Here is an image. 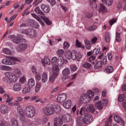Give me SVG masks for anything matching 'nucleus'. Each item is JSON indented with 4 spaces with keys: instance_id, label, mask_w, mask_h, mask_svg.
<instances>
[{
    "instance_id": "f03ea898",
    "label": "nucleus",
    "mask_w": 126,
    "mask_h": 126,
    "mask_svg": "<svg viewBox=\"0 0 126 126\" xmlns=\"http://www.w3.org/2000/svg\"><path fill=\"white\" fill-rule=\"evenodd\" d=\"M65 57L67 60H70L72 59L73 61H77L79 62L80 59L82 58V53H77V52L75 50L71 51H67L65 54Z\"/></svg>"
},
{
    "instance_id": "0e129e2a",
    "label": "nucleus",
    "mask_w": 126,
    "mask_h": 126,
    "mask_svg": "<svg viewBox=\"0 0 126 126\" xmlns=\"http://www.w3.org/2000/svg\"><path fill=\"white\" fill-rule=\"evenodd\" d=\"M63 53H64V51L62 49L59 50L57 51V54L58 56H62V55H63Z\"/></svg>"
},
{
    "instance_id": "dca6fc26",
    "label": "nucleus",
    "mask_w": 126,
    "mask_h": 126,
    "mask_svg": "<svg viewBox=\"0 0 126 126\" xmlns=\"http://www.w3.org/2000/svg\"><path fill=\"white\" fill-rule=\"evenodd\" d=\"M114 121L117 123L120 124L121 123L123 126H125V121L118 115H116L114 117Z\"/></svg>"
},
{
    "instance_id": "37998d69",
    "label": "nucleus",
    "mask_w": 126,
    "mask_h": 126,
    "mask_svg": "<svg viewBox=\"0 0 126 126\" xmlns=\"http://www.w3.org/2000/svg\"><path fill=\"white\" fill-rule=\"evenodd\" d=\"M48 80V75L46 73H43L42 74V82H46Z\"/></svg>"
},
{
    "instance_id": "c85d7f7f",
    "label": "nucleus",
    "mask_w": 126,
    "mask_h": 126,
    "mask_svg": "<svg viewBox=\"0 0 126 126\" xmlns=\"http://www.w3.org/2000/svg\"><path fill=\"white\" fill-rule=\"evenodd\" d=\"M84 43L86 45V48L87 50H90L91 49V42L87 39H85Z\"/></svg>"
},
{
    "instance_id": "6e6d98bb",
    "label": "nucleus",
    "mask_w": 126,
    "mask_h": 126,
    "mask_svg": "<svg viewBox=\"0 0 126 126\" xmlns=\"http://www.w3.org/2000/svg\"><path fill=\"white\" fill-rule=\"evenodd\" d=\"M35 79L36 80H40L41 79V75L38 72L35 73Z\"/></svg>"
},
{
    "instance_id": "393cba45",
    "label": "nucleus",
    "mask_w": 126,
    "mask_h": 126,
    "mask_svg": "<svg viewBox=\"0 0 126 126\" xmlns=\"http://www.w3.org/2000/svg\"><path fill=\"white\" fill-rule=\"evenodd\" d=\"M102 3H105L107 6H111L113 4V0H102Z\"/></svg>"
},
{
    "instance_id": "052dcab7",
    "label": "nucleus",
    "mask_w": 126,
    "mask_h": 126,
    "mask_svg": "<svg viewBox=\"0 0 126 126\" xmlns=\"http://www.w3.org/2000/svg\"><path fill=\"white\" fill-rule=\"evenodd\" d=\"M51 5H55L56 4V0H47Z\"/></svg>"
},
{
    "instance_id": "4be33fe9",
    "label": "nucleus",
    "mask_w": 126,
    "mask_h": 126,
    "mask_svg": "<svg viewBox=\"0 0 126 126\" xmlns=\"http://www.w3.org/2000/svg\"><path fill=\"white\" fill-rule=\"evenodd\" d=\"M63 106L65 109H69L71 107V101L67 100L63 103Z\"/></svg>"
},
{
    "instance_id": "ea45409f",
    "label": "nucleus",
    "mask_w": 126,
    "mask_h": 126,
    "mask_svg": "<svg viewBox=\"0 0 126 126\" xmlns=\"http://www.w3.org/2000/svg\"><path fill=\"white\" fill-rule=\"evenodd\" d=\"M82 66L84 68H90V67H91V64L89 63L85 62L84 64H82Z\"/></svg>"
},
{
    "instance_id": "79ce46f5",
    "label": "nucleus",
    "mask_w": 126,
    "mask_h": 126,
    "mask_svg": "<svg viewBox=\"0 0 126 126\" xmlns=\"http://www.w3.org/2000/svg\"><path fill=\"white\" fill-rule=\"evenodd\" d=\"M31 91V88H30V87H26L23 89V93H24V94H27V93H29V92Z\"/></svg>"
},
{
    "instance_id": "f704fd0d",
    "label": "nucleus",
    "mask_w": 126,
    "mask_h": 126,
    "mask_svg": "<svg viewBox=\"0 0 126 126\" xmlns=\"http://www.w3.org/2000/svg\"><path fill=\"white\" fill-rule=\"evenodd\" d=\"M76 46L77 48H82V49H85V46L82 45L80 42L78 40L76 41Z\"/></svg>"
},
{
    "instance_id": "338daca9",
    "label": "nucleus",
    "mask_w": 126,
    "mask_h": 126,
    "mask_svg": "<svg viewBox=\"0 0 126 126\" xmlns=\"http://www.w3.org/2000/svg\"><path fill=\"white\" fill-rule=\"evenodd\" d=\"M58 123L59 121H58V117H55L54 118V126H58Z\"/></svg>"
},
{
    "instance_id": "c03bdc74",
    "label": "nucleus",
    "mask_w": 126,
    "mask_h": 126,
    "mask_svg": "<svg viewBox=\"0 0 126 126\" xmlns=\"http://www.w3.org/2000/svg\"><path fill=\"white\" fill-rule=\"evenodd\" d=\"M21 41V38H20V37L18 36V37H15V39H13V42L14 43H15V44H19V43H20Z\"/></svg>"
},
{
    "instance_id": "c756f323",
    "label": "nucleus",
    "mask_w": 126,
    "mask_h": 126,
    "mask_svg": "<svg viewBox=\"0 0 126 126\" xmlns=\"http://www.w3.org/2000/svg\"><path fill=\"white\" fill-rule=\"evenodd\" d=\"M0 69H1V70H6V71L12 70V68L6 65H1L0 66Z\"/></svg>"
},
{
    "instance_id": "72a5a7b5",
    "label": "nucleus",
    "mask_w": 126,
    "mask_h": 126,
    "mask_svg": "<svg viewBox=\"0 0 126 126\" xmlns=\"http://www.w3.org/2000/svg\"><path fill=\"white\" fill-rule=\"evenodd\" d=\"M89 61L93 64H94L95 63H96V57L95 56H92L89 58Z\"/></svg>"
},
{
    "instance_id": "69168bd1",
    "label": "nucleus",
    "mask_w": 126,
    "mask_h": 126,
    "mask_svg": "<svg viewBox=\"0 0 126 126\" xmlns=\"http://www.w3.org/2000/svg\"><path fill=\"white\" fill-rule=\"evenodd\" d=\"M116 21H117V20H116V19H111L109 21V24H110V26H112V25H113V24H114V23H116Z\"/></svg>"
},
{
    "instance_id": "a211bd4d",
    "label": "nucleus",
    "mask_w": 126,
    "mask_h": 126,
    "mask_svg": "<svg viewBox=\"0 0 126 126\" xmlns=\"http://www.w3.org/2000/svg\"><path fill=\"white\" fill-rule=\"evenodd\" d=\"M27 48V44L25 43H23V44H20L18 46V51L20 52H23L25 51V50H26Z\"/></svg>"
},
{
    "instance_id": "39448f33",
    "label": "nucleus",
    "mask_w": 126,
    "mask_h": 126,
    "mask_svg": "<svg viewBox=\"0 0 126 126\" xmlns=\"http://www.w3.org/2000/svg\"><path fill=\"white\" fill-rule=\"evenodd\" d=\"M63 121H64V123H68V122L71 121V117L69 115H66L65 116L59 115L58 117V126H62L63 124Z\"/></svg>"
},
{
    "instance_id": "7c9ffc66",
    "label": "nucleus",
    "mask_w": 126,
    "mask_h": 126,
    "mask_svg": "<svg viewBox=\"0 0 126 126\" xmlns=\"http://www.w3.org/2000/svg\"><path fill=\"white\" fill-rule=\"evenodd\" d=\"M90 5H92L93 8L96 9L97 8V4H96V0H90Z\"/></svg>"
},
{
    "instance_id": "0eeeda50",
    "label": "nucleus",
    "mask_w": 126,
    "mask_h": 126,
    "mask_svg": "<svg viewBox=\"0 0 126 126\" xmlns=\"http://www.w3.org/2000/svg\"><path fill=\"white\" fill-rule=\"evenodd\" d=\"M14 61L16 62H20V60L18 59V58L13 57L12 60L7 59H3L2 60V63L3 64H7L8 65H12L16 63Z\"/></svg>"
},
{
    "instance_id": "b1692460",
    "label": "nucleus",
    "mask_w": 126,
    "mask_h": 126,
    "mask_svg": "<svg viewBox=\"0 0 126 126\" xmlns=\"http://www.w3.org/2000/svg\"><path fill=\"white\" fill-rule=\"evenodd\" d=\"M35 85V81L34 80V79L31 78L28 81V86L29 87H30L32 88L33 86Z\"/></svg>"
},
{
    "instance_id": "bb28decb",
    "label": "nucleus",
    "mask_w": 126,
    "mask_h": 126,
    "mask_svg": "<svg viewBox=\"0 0 126 126\" xmlns=\"http://www.w3.org/2000/svg\"><path fill=\"white\" fill-rule=\"evenodd\" d=\"M58 76V75L53 73L51 75V76L49 78V82L50 83H54L55 82V80L56 78Z\"/></svg>"
},
{
    "instance_id": "5701e85b",
    "label": "nucleus",
    "mask_w": 126,
    "mask_h": 126,
    "mask_svg": "<svg viewBox=\"0 0 126 126\" xmlns=\"http://www.w3.org/2000/svg\"><path fill=\"white\" fill-rule=\"evenodd\" d=\"M34 11L37 14H39V15H45V13H44L43 11L41 10V9H40V7L39 6L36 7L34 9Z\"/></svg>"
},
{
    "instance_id": "4c0bfd02",
    "label": "nucleus",
    "mask_w": 126,
    "mask_h": 126,
    "mask_svg": "<svg viewBox=\"0 0 126 126\" xmlns=\"http://www.w3.org/2000/svg\"><path fill=\"white\" fill-rule=\"evenodd\" d=\"M4 97H5V98L7 97V99L5 101V103H6L7 104L10 103V102H11L12 101V98H10L9 95L7 94H4Z\"/></svg>"
},
{
    "instance_id": "f257e3e1",
    "label": "nucleus",
    "mask_w": 126,
    "mask_h": 126,
    "mask_svg": "<svg viewBox=\"0 0 126 126\" xmlns=\"http://www.w3.org/2000/svg\"><path fill=\"white\" fill-rule=\"evenodd\" d=\"M15 73L16 75L11 72H6L5 73V76L3 77L2 81L7 84H11V83L17 82V77H20L21 71L19 68H16L15 70Z\"/></svg>"
},
{
    "instance_id": "aec40b11",
    "label": "nucleus",
    "mask_w": 126,
    "mask_h": 126,
    "mask_svg": "<svg viewBox=\"0 0 126 126\" xmlns=\"http://www.w3.org/2000/svg\"><path fill=\"white\" fill-rule=\"evenodd\" d=\"M13 90L16 92H18L21 90V85L19 83L14 84L13 87Z\"/></svg>"
},
{
    "instance_id": "a18cd8bd",
    "label": "nucleus",
    "mask_w": 126,
    "mask_h": 126,
    "mask_svg": "<svg viewBox=\"0 0 126 126\" xmlns=\"http://www.w3.org/2000/svg\"><path fill=\"white\" fill-rule=\"evenodd\" d=\"M12 126H18V122L15 119L11 120Z\"/></svg>"
},
{
    "instance_id": "7ed1b4c3",
    "label": "nucleus",
    "mask_w": 126,
    "mask_h": 126,
    "mask_svg": "<svg viewBox=\"0 0 126 126\" xmlns=\"http://www.w3.org/2000/svg\"><path fill=\"white\" fill-rule=\"evenodd\" d=\"M94 97V93L92 91H89L86 94H83L81 96L80 100L82 103H89L91 99Z\"/></svg>"
},
{
    "instance_id": "2f4dec72",
    "label": "nucleus",
    "mask_w": 126,
    "mask_h": 126,
    "mask_svg": "<svg viewBox=\"0 0 126 126\" xmlns=\"http://www.w3.org/2000/svg\"><path fill=\"white\" fill-rule=\"evenodd\" d=\"M99 10L100 11H101V12H106L107 11V8L102 3H99Z\"/></svg>"
},
{
    "instance_id": "09e8293b",
    "label": "nucleus",
    "mask_w": 126,
    "mask_h": 126,
    "mask_svg": "<svg viewBox=\"0 0 126 126\" xmlns=\"http://www.w3.org/2000/svg\"><path fill=\"white\" fill-rule=\"evenodd\" d=\"M108 103L109 101L108 100V99L106 98L103 100L101 102V104H102V105L104 106L105 107H106L107 105H108Z\"/></svg>"
},
{
    "instance_id": "9d476101",
    "label": "nucleus",
    "mask_w": 126,
    "mask_h": 126,
    "mask_svg": "<svg viewBox=\"0 0 126 126\" xmlns=\"http://www.w3.org/2000/svg\"><path fill=\"white\" fill-rule=\"evenodd\" d=\"M43 112L47 116H51L55 113V109L51 107H47L43 109Z\"/></svg>"
},
{
    "instance_id": "412c9836",
    "label": "nucleus",
    "mask_w": 126,
    "mask_h": 126,
    "mask_svg": "<svg viewBox=\"0 0 126 126\" xmlns=\"http://www.w3.org/2000/svg\"><path fill=\"white\" fill-rule=\"evenodd\" d=\"M106 73H112L114 71V68L111 65L107 66L104 70Z\"/></svg>"
},
{
    "instance_id": "8fccbe9b",
    "label": "nucleus",
    "mask_w": 126,
    "mask_h": 126,
    "mask_svg": "<svg viewBox=\"0 0 126 126\" xmlns=\"http://www.w3.org/2000/svg\"><path fill=\"white\" fill-rule=\"evenodd\" d=\"M98 40V38H97V37H94L91 40V42L92 45H93L94 44H95L97 42V40Z\"/></svg>"
},
{
    "instance_id": "680f3d73",
    "label": "nucleus",
    "mask_w": 126,
    "mask_h": 126,
    "mask_svg": "<svg viewBox=\"0 0 126 126\" xmlns=\"http://www.w3.org/2000/svg\"><path fill=\"white\" fill-rule=\"evenodd\" d=\"M113 117V115H111L107 119V120L106 121V125H108L109 123H111V121H112V117Z\"/></svg>"
},
{
    "instance_id": "a878e982",
    "label": "nucleus",
    "mask_w": 126,
    "mask_h": 126,
    "mask_svg": "<svg viewBox=\"0 0 126 126\" xmlns=\"http://www.w3.org/2000/svg\"><path fill=\"white\" fill-rule=\"evenodd\" d=\"M14 106H18L17 107V110H18V112H19V114H21V116H23V115H24L23 113V110H22V109L20 108V103H14Z\"/></svg>"
},
{
    "instance_id": "20e7f679",
    "label": "nucleus",
    "mask_w": 126,
    "mask_h": 126,
    "mask_svg": "<svg viewBox=\"0 0 126 126\" xmlns=\"http://www.w3.org/2000/svg\"><path fill=\"white\" fill-rule=\"evenodd\" d=\"M98 59L101 60V61H97L96 64L94 65V68L95 69L101 68L102 67V63L103 64L107 63V57L106 56L101 54L98 56Z\"/></svg>"
},
{
    "instance_id": "bf43d9fd",
    "label": "nucleus",
    "mask_w": 126,
    "mask_h": 126,
    "mask_svg": "<svg viewBox=\"0 0 126 126\" xmlns=\"http://www.w3.org/2000/svg\"><path fill=\"white\" fill-rule=\"evenodd\" d=\"M96 28H97L96 27H95L94 26H92L90 27L89 28H88L87 29L89 31H94V30H95L96 29Z\"/></svg>"
},
{
    "instance_id": "4d7b16f0",
    "label": "nucleus",
    "mask_w": 126,
    "mask_h": 126,
    "mask_svg": "<svg viewBox=\"0 0 126 126\" xmlns=\"http://www.w3.org/2000/svg\"><path fill=\"white\" fill-rule=\"evenodd\" d=\"M63 48L64 49H68L69 48V43L67 42H64L63 43Z\"/></svg>"
},
{
    "instance_id": "cd10ccee",
    "label": "nucleus",
    "mask_w": 126,
    "mask_h": 126,
    "mask_svg": "<svg viewBox=\"0 0 126 126\" xmlns=\"http://www.w3.org/2000/svg\"><path fill=\"white\" fill-rule=\"evenodd\" d=\"M103 105L101 101L95 103V107L96 108V109H98V110H102V109H103Z\"/></svg>"
},
{
    "instance_id": "ddd939ff",
    "label": "nucleus",
    "mask_w": 126,
    "mask_h": 126,
    "mask_svg": "<svg viewBox=\"0 0 126 126\" xmlns=\"http://www.w3.org/2000/svg\"><path fill=\"white\" fill-rule=\"evenodd\" d=\"M66 98H67L66 94H61L58 95L57 97V101L58 102H59V103H63V102L66 100Z\"/></svg>"
},
{
    "instance_id": "de8ad7c7",
    "label": "nucleus",
    "mask_w": 126,
    "mask_h": 126,
    "mask_svg": "<svg viewBox=\"0 0 126 126\" xmlns=\"http://www.w3.org/2000/svg\"><path fill=\"white\" fill-rule=\"evenodd\" d=\"M41 88V84L40 83H38L36 84L35 86V92H39L40 89Z\"/></svg>"
},
{
    "instance_id": "4468645a",
    "label": "nucleus",
    "mask_w": 126,
    "mask_h": 126,
    "mask_svg": "<svg viewBox=\"0 0 126 126\" xmlns=\"http://www.w3.org/2000/svg\"><path fill=\"white\" fill-rule=\"evenodd\" d=\"M76 123L79 126H85V125H87L85 119L81 116H79L77 118Z\"/></svg>"
},
{
    "instance_id": "864d4df0",
    "label": "nucleus",
    "mask_w": 126,
    "mask_h": 126,
    "mask_svg": "<svg viewBox=\"0 0 126 126\" xmlns=\"http://www.w3.org/2000/svg\"><path fill=\"white\" fill-rule=\"evenodd\" d=\"M3 53H4V54H6V55H10L11 54L10 50L7 48H4L3 50Z\"/></svg>"
},
{
    "instance_id": "3c124183",
    "label": "nucleus",
    "mask_w": 126,
    "mask_h": 126,
    "mask_svg": "<svg viewBox=\"0 0 126 126\" xmlns=\"http://www.w3.org/2000/svg\"><path fill=\"white\" fill-rule=\"evenodd\" d=\"M31 15H32V17H33L34 18L36 19V20H37V21L40 20V19H41L40 18V17H39L37 15H36L35 13H32Z\"/></svg>"
},
{
    "instance_id": "58836bf2",
    "label": "nucleus",
    "mask_w": 126,
    "mask_h": 126,
    "mask_svg": "<svg viewBox=\"0 0 126 126\" xmlns=\"http://www.w3.org/2000/svg\"><path fill=\"white\" fill-rule=\"evenodd\" d=\"M42 19L44 22L47 24V25H51V24H52V22L50 21V20L48 18L46 17H43Z\"/></svg>"
},
{
    "instance_id": "473e14b6",
    "label": "nucleus",
    "mask_w": 126,
    "mask_h": 126,
    "mask_svg": "<svg viewBox=\"0 0 126 126\" xmlns=\"http://www.w3.org/2000/svg\"><path fill=\"white\" fill-rule=\"evenodd\" d=\"M125 100H126V95L124 94H120L118 97V100L119 102H123V101H125Z\"/></svg>"
},
{
    "instance_id": "1a4fd4ad",
    "label": "nucleus",
    "mask_w": 126,
    "mask_h": 126,
    "mask_svg": "<svg viewBox=\"0 0 126 126\" xmlns=\"http://www.w3.org/2000/svg\"><path fill=\"white\" fill-rule=\"evenodd\" d=\"M70 70L69 68H65L63 71V76L62 77V80L63 82L65 81L66 79H69L70 78V76H69V74H70Z\"/></svg>"
},
{
    "instance_id": "e2e57ef3",
    "label": "nucleus",
    "mask_w": 126,
    "mask_h": 126,
    "mask_svg": "<svg viewBox=\"0 0 126 126\" xmlns=\"http://www.w3.org/2000/svg\"><path fill=\"white\" fill-rule=\"evenodd\" d=\"M85 109V108H81L80 111H79V114L81 115V116H84V110Z\"/></svg>"
},
{
    "instance_id": "9b49d317",
    "label": "nucleus",
    "mask_w": 126,
    "mask_h": 126,
    "mask_svg": "<svg viewBox=\"0 0 126 126\" xmlns=\"http://www.w3.org/2000/svg\"><path fill=\"white\" fill-rule=\"evenodd\" d=\"M89 112H91V113L95 112V108L93 104H87L85 106L84 112L89 113Z\"/></svg>"
},
{
    "instance_id": "49530a36",
    "label": "nucleus",
    "mask_w": 126,
    "mask_h": 126,
    "mask_svg": "<svg viewBox=\"0 0 126 126\" xmlns=\"http://www.w3.org/2000/svg\"><path fill=\"white\" fill-rule=\"evenodd\" d=\"M50 59L45 57L44 59H43V63L44 64H50Z\"/></svg>"
},
{
    "instance_id": "c9c22d12",
    "label": "nucleus",
    "mask_w": 126,
    "mask_h": 126,
    "mask_svg": "<svg viewBox=\"0 0 126 126\" xmlns=\"http://www.w3.org/2000/svg\"><path fill=\"white\" fill-rule=\"evenodd\" d=\"M55 106L54 112H56V113L60 114L61 113V106L59 104H56Z\"/></svg>"
},
{
    "instance_id": "e433bc0d",
    "label": "nucleus",
    "mask_w": 126,
    "mask_h": 126,
    "mask_svg": "<svg viewBox=\"0 0 126 126\" xmlns=\"http://www.w3.org/2000/svg\"><path fill=\"white\" fill-rule=\"evenodd\" d=\"M105 39L106 43H109L110 41H111V36L110 35V33H109V32L106 33Z\"/></svg>"
},
{
    "instance_id": "2eb2a0df",
    "label": "nucleus",
    "mask_w": 126,
    "mask_h": 126,
    "mask_svg": "<svg viewBox=\"0 0 126 126\" xmlns=\"http://www.w3.org/2000/svg\"><path fill=\"white\" fill-rule=\"evenodd\" d=\"M42 10L45 13H49L50 11H51V7H50V6L48 5H46L45 4H41L40 6Z\"/></svg>"
},
{
    "instance_id": "423d86ee",
    "label": "nucleus",
    "mask_w": 126,
    "mask_h": 126,
    "mask_svg": "<svg viewBox=\"0 0 126 126\" xmlns=\"http://www.w3.org/2000/svg\"><path fill=\"white\" fill-rule=\"evenodd\" d=\"M25 114L28 118H33L36 114L35 109L31 106H27L24 110Z\"/></svg>"
},
{
    "instance_id": "a19ab883",
    "label": "nucleus",
    "mask_w": 126,
    "mask_h": 126,
    "mask_svg": "<svg viewBox=\"0 0 126 126\" xmlns=\"http://www.w3.org/2000/svg\"><path fill=\"white\" fill-rule=\"evenodd\" d=\"M59 71H60V68H59V66H58V65H56L54 67L53 73H54L55 74H56L57 75H58V74H59Z\"/></svg>"
},
{
    "instance_id": "f3484780",
    "label": "nucleus",
    "mask_w": 126,
    "mask_h": 126,
    "mask_svg": "<svg viewBox=\"0 0 126 126\" xmlns=\"http://www.w3.org/2000/svg\"><path fill=\"white\" fill-rule=\"evenodd\" d=\"M0 112L2 114H6V113H8V107L7 106L3 104L1 105L0 107Z\"/></svg>"
},
{
    "instance_id": "774afa93",
    "label": "nucleus",
    "mask_w": 126,
    "mask_h": 126,
    "mask_svg": "<svg viewBox=\"0 0 126 126\" xmlns=\"http://www.w3.org/2000/svg\"><path fill=\"white\" fill-rule=\"evenodd\" d=\"M107 90H104L102 93V96L103 97H106V96H107Z\"/></svg>"
},
{
    "instance_id": "603ef678",
    "label": "nucleus",
    "mask_w": 126,
    "mask_h": 126,
    "mask_svg": "<svg viewBox=\"0 0 126 126\" xmlns=\"http://www.w3.org/2000/svg\"><path fill=\"white\" fill-rule=\"evenodd\" d=\"M51 62L52 63H55L57 64V63H58V58L56 57H54L51 59Z\"/></svg>"
},
{
    "instance_id": "6ab92c4d",
    "label": "nucleus",
    "mask_w": 126,
    "mask_h": 126,
    "mask_svg": "<svg viewBox=\"0 0 126 126\" xmlns=\"http://www.w3.org/2000/svg\"><path fill=\"white\" fill-rule=\"evenodd\" d=\"M64 63V60H63V57L62 56H60L58 58L57 63H56V64H58L59 66H63V65Z\"/></svg>"
},
{
    "instance_id": "6e6552de",
    "label": "nucleus",
    "mask_w": 126,
    "mask_h": 126,
    "mask_svg": "<svg viewBox=\"0 0 126 126\" xmlns=\"http://www.w3.org/2000/svg\"><path fill=\"white\" fill-rule=\"evenodd\" d=\"M23 33L25 34V35H29L30 37H36V31L32 28H29L24 30L23 31Z\"/></svg>"
},
{
    "instance_id": "13d9d810",
    "label": "nucleus",
    "mask_w": 126,
    "mask_h": 126,
    "mask_svg": "<svg viewBox=\"0 0 126 126\" xmlns=\"http://www.w3.org/2000/svg\"><path fill=\"white\" fill-rule=\"evenodd\" d=\"M19 81L21 83H24V82L26 81V78L25 77V76H23L21 78H20Z\"/></svg>"
},
{
    "instance_id": "f8f14e48",
    "label": "nucleus",
    "mask_w": 126,
    "mask_h": 126,
    "mask_svg": "<svg viewBox=\"0 0 126 126\" xmlns=\"http://www.w3.org/2000/svg\"><path fill=\"white\" fill-rule=\"evenodd\" d=\"M84 119H85V121L87 125H88V124H91V123H92V120H93L92 116L90 114H88V112H84Z\"/></svg>"
},
{
    "instance_id": "5fc2aeb1",
    "label": "nucleus",
    "mask_w": 126,
    "mask_h": 126,
    "mask_svg": "<svg viewBox=\"0 0 126 126\" xmlns=\"http://www.w3.org/2000/svg\"><path fill=\"white\" fill-rule=\"evenodd\" d=\"M100 52V49H94L93 51V55H98Z\"/></svg>"
}]
</instances>
